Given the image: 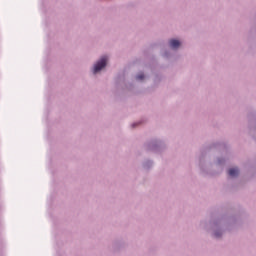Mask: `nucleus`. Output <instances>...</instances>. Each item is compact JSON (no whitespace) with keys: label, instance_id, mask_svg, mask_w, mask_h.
I'll list each match as a JSON object with an SVG mask.
<instances>
[{"label":"nucleus","instance_id":"1","mask_svg":"<svg viewBox=\"0 0 256 256\" xmlns=\"http://www.w3.org/2000/svg\"><path fill=\"white\" fill-rule=\"evenodd\" d=\"M107 66V56H103L94 66V74L99 73L101 69Z\"/></svg>","mask_w":256,"mask_h":256},{"label":"nucleus","instance_id":"3","mask_svg":"<svg viewBox=\"0 0 256 256\" xmlns=\"http://www.w3.org/2000/svg\"><path fill=\"white\" fill-rule=\"evenodd\" d=\"M228 175L230 177H237L239 175V169L238 168H232L228 171Z\"/></svg>","mask_w":256,"mask_h":256},{"label":"nucleus","instance_id":"2","mask_svg":"<svg viewBox=\"0 0 256 256\" xmlns=\"http://www.w3.org/2000/svg\"><path fill=\"white\" fill-rule=\"evenodd\" d=\"M169 43H170L171 49H177L181 45V42H179V40H175V39L170 40Z\"/></svg>","mask_w":256,"mask_h":256},{"label":"nucleus","instance_id":"4","mask_svg":"<svg viewBox=\"0 0 256 256\" xmlns=\"http://www.w3.org/2000/svg\"><path fill=\"white\" fill-rule=\"evenodd\" d=\"M136 79H138V81H143L145 79V75L144 74H139Z\"/></svg>","mask_w":256,"mask_h":256}]
</instances>
